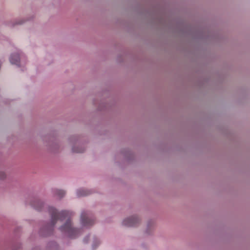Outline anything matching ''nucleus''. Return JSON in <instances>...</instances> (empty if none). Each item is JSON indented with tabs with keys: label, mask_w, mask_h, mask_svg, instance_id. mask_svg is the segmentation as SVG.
<instances>
[{
	"label": "nucleus",
	"mask_w": 250,
	"mask_h": 250,
	"mask_svg": "<svg viewBox=\"0 0 250 250\" xmlns=\"http://www.w3.org/2000/svg\"><path fill=\"white\" fill-rule=\"evenodd\" d=\"M49 212L51 217V224L52 227L55 225L58 220L67 219L66 223L60 228V230L62 232L67 233L72 238L76 236L79 232V230L72 227L71 221L69 219L71 215V212L68 211L58 212L56 209L53 207L49 208Z\"/></svg>",
	"instance_id": "1"
},
{
	"label": "nucleus",
	"mask_w": 250,
	"mask_h": 250,
	"mask_svg": "<svg viewBox=\"0 0 250 250\" xmlns=\"http://www.w3.org/2000/svg\"><path fill=\"white\" fill-rule=\"evenodd\" d=\"M81 222L83 226L89 227L92 226L94 223V220L91 218L87 212L83 211L81 216Z\"/></svg>",
	"instance_id": "2"
},
{
	"label": "nucleus",
	"mask_w": 250,
	"mask_h": 250,
	"mask_svg": "<svg viewBox=\"0 0 250 250\" xmlns=\"http://www.w3.org/2000/svg\"><path fill=\"white\" fill-rule=\"evenodd\" d=\"M138 219L136 216L131 217L125 219L123 222V224L127 227L135 226L138 223Z\"/></svg>",
	"instance_id": "3"
},
{
	"label": "nucleus",
	"mask_w": 250,
	"mask_h": 250,
	"mask_svg": "<svg viewBox=\"0 0 250 250\" xmlns=\"http://www.w3.org/2000/svg\"><path fill=\"white\" fill-rule=\"evenodd\" d=\"M20 58L18 54L12 55L10 58V61L12 64H15L16 65H19Z\"/></svg>",
	"instance_id": "4"
},
{
	"label": "nucleus",
	"mask_w": 250,
	"mask_h": 250,
	"mask_svg": "<svg viewBox=\"0 0 250 250\" xmlns=\"http://www.w3.org/2000/svg\"><path fill=\"white\" fill-rule=\"evenodd\" d=\"M77 196L78 197L86 196L89 194V192L84 189H81L77 192Z\"/></svg>",
	"instance_id": "5"
},
{
	"label": "nucleus",
	"mask_w": 250,
	"mask_h": 250,
	"mask_svg": "<svg viewBox=\"0 0 250 250\" xmlns=\"http://www.w3.org/2000/svg\"><path fill=\"white\" fill-rule=\"evenodd\" d=\"M56 194L59 196V197L62 198L64 196L65 192L63 190L57 189L56 190Z\"/></svg>",
	"instance_id": "6"
},
{
	"label": "nucleus",
	"mask_w": 250,
	"mask_h": 250,
	"mask_svg": "<svg viewBox=\"0 0 250 250\" xmlns=\"http://www.w3.org/2000/svg\"><path fill=\"white\" fill-rule=\"evenodd\" d=\"M36 204L40 206H42V203L40 201H37L36 202ZM32 206L38 210H40L41 209V207H38L37 205L35 204H33Z\"/></svg>",
	"instance_id": "7"
},
{
	"label": "nucleus",
	"mask_w": 250,
	"mask_h": 250,
	"mask_svg": "<svg viewBox=\"0 0 250 250\" xmlns=\"http://www.w3.org/2000/svg\"><path fill=\"white\" fill-rule=\"evenodd\" d=\"M73 151L75 152L82 153L84 151V149L82 148L76 149L75 147L73 148Z\"/></svg>",
	"instance_id": "8"
},
{
	"label": "nucleus",
	"mask_w": 250,
	"mask_h": 250,
	"mask_svg": "<svg viewBox=\"0 0 250 250\" xmlns=\"http://www.w3.org/2000/svg\"><path fill=\"white\" fill-rule=\"evenodd\" d=\"M5 177V174L3 172H0V179H3Z\"/></svg>",
	"instance_id": "9"
},
{
	"label": "nucleus",
	"mask_w": 250,
	"mask_h": 250,
	"mask_svg": "<svg viewBox=\"0 0 250 250\" xmlns=\"http://www.w3.org/2000/svg\"><path fill=\"white\" fill-rule=\"evenodd\" d=\"M93 247L94 249H95V247L94 245H93Z\"/></svg>",
	"instance_id": "10"
},
{
	"label": "nucleus",
	"mask_w": 250,
	"mask_h": 250,
	"mask_svg": "<svg viewBox=\"0 0 250 250\" xmlns=\"http://www.w3.org/2000/svg\"><path fill=\"white\" fill-rule=\"evenodd\" d=\"M84 241H85V242H87V241H85V239L84 240Z\"/></svg>",
	"instance_id": "11"
}]
</instances>
